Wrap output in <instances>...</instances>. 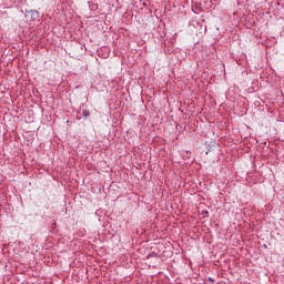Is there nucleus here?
Wrapping results in <instances>:
<instances>
[{"label":"nucleus","mask_w":284,"mask_h":284,"mask_svg":"<svg viewBox=\"0 0 284 284\" xmlns=\"http://www.w3.org/2000/svg\"><path fill=\"white\" fill-rule=\"evenodd\" d=\"M30 14H31L32 19H39V11H37V10L30 11Z\"/></svg>","instance_id":"f257e3e1"}]
</instances>
